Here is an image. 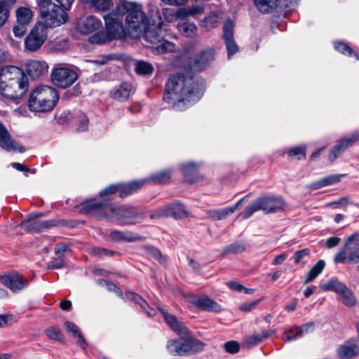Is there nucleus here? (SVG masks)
<instances>
[{
	"label": "nucleus",
	"mask_w": 359,
	"mask_h": 359,
	"mask_svg": "<svg viewBox=\"0 0 359 359\" xmlns=\"http://www.w3.org/2000/svg\"><path fill=\"white\" fill-rule=\"evenodd\" d=\"M78 79L76 71L62 64H57L54 66L51 79L53 83L62 88H66L72 86Z\"/></svg>",
	"instance_id": "f8f14e48"
},
{
	"label": "nucleus",
	"mask_w": 359,
	"mask_h": 359,
	"mask_svg": "<svg viewBox=\"0 0 359 359\" xmlns=\"http://www.w3.org/2000/svg\"><path fill=\"white\" fill-rule=\"evenodd\" d=\"M345 175H332L319 180L309 185V187L316 190L324 187L330 186L339 182Z\"/></svg>",
	"instance_id": "c756f323"
},
{
	"label": "nucleus",
	"mask_w": 359,
	"mask_h": 359,
	"mask_svg": "<svg viewBox=\"0 0 359 359\" xmlns=\"http://www.w3.org/2000/svg\"><path fill=\"white\" fill-rule=\"evenodd\" d=\"M299 337H300V335L297 334V327H295L294 329H290V330L285 332L283 335V339L285 341L295 340Z\"/></svg>",
	"instance_id": "5fc2aeb1"
},
{
	"label": "nucleus",
	"mask_w": 359,
	"mask_h": 359,
	"mask_svg": "<svg viewBox=\"0 0 359 359\" xmlns=\"http://www.w3.org/2000/svg\"><path fill=\"white\" fill-rule=\"evenodd\" d=\"M205 8L203 5L197 4L191 6L183 8L180 11V13L184 17L192 16L196 17L204 13Z\"/></svg>",
	"instance_id": "58836bf2"
},
{
	"label": "nucleus",
	"mask_w": 359,
	"mask_h": 359,
	"mask_svg": "<svg viewBox=\"0 0 359 359\" xmlns=\"http://www.w3.org/2000/svg\"><path fill=\"white\" fill-rule=\"evenodd\" d=\"M323 291H332L338 294V299L346 306L353 307L357 304V299L353 292L344 283L337 278H332L321 285Z\"/></svg>",
	"instance_id": "9b49d317"
},
{
	"label": "nucleus",
	"mask_w": 359,
	"mask_h": 359,
	"mask_svg": "<svg viewBox=\"0 0 359 359\" xmlns=\"http://www.w3.org/2000/svg\"><path fill=\"white\" fill-rule=\"evenodd\" d=\"M334 48L342 54H347L349 56H351L353 54L352 48L345 43L336 42L334 43Z\"/></svg>",
	"instance_id": "603ef678"
},
{
	"label": "nucleus",
	"mask_w": 359,
	"mask_h": 359,
	"mask_svg": "<svg viewBox=\"0 0 359 359\" xmlns=\"http://www.w3.org/2000/svg\"><path fill=\"white\" fill-rule=\"evenodd\" d=\"M133 93V86L129 83H123L111 91V97L121 101L126 100Z\"/></svg>",
	"instance_id": "bb28decb"
},
{
	"label": "nucleus",
	"mask_w": 359,
	"mask_h": 359,
	"mask_svg": "<svg viewBox=\"0 0 359 359\" xmlns=\"http://www.w3.org/2000/svg\"><path fill=\"white\" fill-rule=\"evenodd\" d=\"M116 193L118 194V184H112L102 190L100 193V196L105 200L111 199V196Z\"/></svg>",
	"instance_id": "09e8293b"
},
{
	"label": "nucleus",
	"mask_w": 359,
	"mask_h": 359,
	"mask_svg": "<svg viewBox=\"0 0 359 359\" xmlns=\"http://www.w3.org/2000/svg\"><path fill=\"white\" fill-rule=\"evenodd\" d=\"M102 26V22L100 19L95 16H88L81 19L76 25L77 30L83 34H95L101 31L100 29Z\"/></svg>",
	"instance_id": "aec40b11"
},
{
	"label": "nucleus",
	"mask_w": 359,
	"mask_h": 359,
	"mask_svg": "<svg viewBox=\"0 0 359 359\" xmlns=\"http://www.w3.org/2000/svg\"><path fill=\"white\" fill-rule=\"evenodd\" d=\"M192 304L199 309L206 311L219 312L221 306L207 296H201L193 299Z\"/></svg>",
	"instance_id": "393cba45"
},
{
	"label": "nucleus",
	"mask_w": 359,
	"mask_h": 359,
	"mask_svg": "<svg viewBox=\"0 0 359 359\" xmlns=\"http://www.w3.org/2000/svg\"><path fill=\"white\" fill-rule=\"evenodd\" d=\"M347 147H346L344 142L340 140L337 144L334 146L331 153L329 155V159L330 161H334L339 155L343 153Z\"/></svg>",
	"instance_id": "c03bdc74"
},
{
	"label": "nucleus",
	"mask_w": 359,
	"mask_h": 359,
	"mask_svg": "<svg viewBox=\"0 0 359 359\" xmlns=\"http://www.w3.org/2000/svg\"><path fill=\"white\" fill-rule=\"evenodd\" d=\"M58 100L59 95L54 88L40 86L32 91L28 106L32 111L47 112L53 109Z\"/></svg>",
	"instance_id": "20e7f679"
},
{
	"label": "nucleus",
	"mask_w": 359,
	"mask_h": 359,
	"mask_svg": "<svg viewBox=\"0 0 359 359\" xmlns=\"http://www.w3.org/2000/svg\"><path fill=\"white\" fill-rule=\"evenodd\" d=\"M159 310L169 327L178 335L184 336L187 334V327L177 318L168 313L167 311L159 306Z\"/></svg>",
	"instance_id": "b1692460"
},
{
	"label": "nucleus",
	"mask_w": 359,
	"mask_h": 359,
	"mask_svg": "<svg viewBox=\"0 0 359 359\" xmlns=\"http://www.w3.org/2000/svg\"><path fill=\"white\" fill-rule=\"evenodd\" d=\"M245 250L244 245L241 242H236L229 245L224 250V254H237Z\"/></svg>",
	"instance_id": "8fccbe9b"
},
{
	"label": "nucleus",
	"mask_w": 359,
	"mask_h": 359,
	"mask_svg": "<svg viewBox=\"0 0 359 359\" xmlns=\"http://www.w3.org/2000/svg\"><path fill=\"white\" fill-rule=\"evenodd\" d=\"M83 4H89L96 10L107 11L113 5L111 0H80Z\"/></svg>",
	"instance_id": "72a5a7b5"
},
{
	"label": "nucleus",
	"mask_w": 359,
	"mask_h": 359,
	"mask_svg": "<svg viewBox=\"0 0 359 359\" xmlns=\"http://www.w3.org/2000/svg\"><path fill=\"white\" fill-rule=\"evenodd\" d=\"M119 15H126V21L133 36H140L149 22L142 6L134 2L121 0L116 6Z\"/></svg>",
	"instance_id": "7ed1b4c3"
},
{
	"label": "nucleus",
	"mask_w": 359,
	"mask_h": 359,
	"mask_svg": "<svg viewBox=\"0 0 359 359\" xmlns=\"http://www.w3.org/2000/svg\"><path fill=\"white\" fill-rule=\"evenodd\" d=\"M111 205L103 201L98 203L95 199H90L81 203L80 212L83 214L95 216L107 220V216L109 215V209Z\"/></svg>",
	"instance_id": "2eb2a0df"
},
{
	"label": "nucleus",
	"mask_w": 359,
	"mask_h": 359,
	"mask_svg": "<svg viewBox=\"0 0 359 359\" xmlns=\"http://www.w3.org/2000/svg\"><path fill=\"white\" fill-rule=\"evenodd\" d=\"M171 177L170 170H163L158 172L154 173L151 175L149 180L152 181L154 184H162L168 182Z\"/></svg>",
	"instance_id": "ea45409f"
},
{
	"label": "nucleus",
	"mask_w": 359,
	"mask_h": 359,
	"mask_svg": "<svg viewBox=\"0 0 359 359\" xmlns=\"http://www.w3.org/2000/svg\"><path fill=\"white\" fill-rule=\"evenodd\" d=\"M219 17L215 13H212L205 18L202 21L201 26L207 30H210L217 27L219 25Z\"/></svg>",
	"instance_id": "a19ab883"
},
{
	"label": "nucleus",
	"mask_w": 359,
	"mask_h": 359,
	"mask_svg": "<svg viewBox=\"0 0 359 359\" xmlns=\"http://www.w3.org/2000/svg\"><path fill=\"white\" fill-rule=\"evenodd\" d=\"M135 71L139 75H148L152 74L154 67L149 62L138 61L136 64Z\"/></svg>",
	"instance_id": "37998d69"
},
{
	"label": "nucleus",
	"mask_w": 359,
	"mask_h": 359,
	"mask_svg": "<svg viewBox=\"0 0 359 359\" xmlns=\"http://www.w3.org/2000/svg\"><path fill=\"white\" fill-rule=\"evenodd\" d=\"M64 264V257L62 256L53 259L48 264V269H61Z\"/></svg>",
	"instance_id": "4d7b16f0"
},
{
	"label": "nucleus",
	"mask_w": 359,
	"mask_h": 359,
	"mask_svg": "<svg viewBox=\"0 0 359 359\" xmlns=\"http://www.w3.org/2000/svg\"><path fill=\"white\" fill-rule=\"evenodd\" d=\"M29 83L24 71L13 65L6 66L0 71V93L10 100L23 97L28 90Z\"/></svg>",
	"instance_id": "f03ea898"
},
{
	"label": "nucleus",
	"mask_w": 359,
	"mask_h": 359,
	"mask_svg": "<svg viewBox=\"0 0 359 359\" xmlns=\"http://www.w3.org/2000/svg\"><path fill=\"white\" fill-rule=\"evenodd\" d=\"M225 351L229 353H236L239 351V344L236 341H229L224 344Z\"/></svg>",
	"instance_id": "864d4df0"
},
{
	"label": "nucleus",
	"mask_w": 359,
	"mask_h": 359,
	"mask_svg": "<svg viewBox=\"0 0 359 359\" xmlns=\"http://www.w3.org/2000/svg\"><path fill=\"white\" fill-rule=\"evenodd\" d=\"M8 11L4 2L0 1V27L3 26L8 18Z\"/></svg>",
	"instance_id": "bf43d9fd"
},
{
	"label": "nucleus",
	"mask_w": 359,
	"mask_h": 359,
	"mask_svg": "<svg viewBox=\"0 0 359 359\" xmlns=\"http://www.w3.org/2000/svg\"><path fill=\"white\" fill-rule=\"evenodd\" d=\"M144 218L145 213L143 210L128 205H111L107 216V220L116 221L121 224H135L141 222Z\"/></svg>",
	"instance_id": "9d476101"
},
{
	"label": "nucleus",
	"mask_w": 359,
	"mask_h": 359,
	"mask_svg": "<svg viewBox=\"0 0 359 359\" xmlns=\"http://www.w3.org/2000/svg\"><path fill=\"white\" fill-rule=\"evenodd\" d=\"M341 239L337 236L330 237L326 240L325 245L328 249L336 247L339 245Z\"/></svg>",
	"instance_id": "774afa93"
},
{
	"label": "nucleus",
	"mask_w": 359,
	"mask_h": 359,
	"mask_svg": "<svg viewBox=\"0 0 359 359\" xmlns=\"http://www.w3.org/2000/svg\"><path fill=\"white\" fill-rule=\"evenodd\" d=\"M14 322L12 315H0V327L11 325Z\"/></svg>",
	"instance_id": "680f3d73"
},
{
	"label": "nucleus",
	"mask_w": 359,
	"mask_h": 359,
	"mask_svg": "<svg viewBox=\"0 0 359 359\" xmlns=\"http://www.w3.org/2000/svg\"><path fill=\"white\" fill-rule=\"evenodd\" d=\"M273 333V332L271 330H262L260 333H255L248 337L245 343L250 346L256 345L269 338Z\"/></svg>",
	"instance_id": "f704fd0d"
},
{
	"label": "nucleus",
	"mask_w": 359,
	"mask_h": 359,
	"mask_svg": "<svg viewBox=\"0 0 359 359\" xmlns=\"http://www.w3.org/2000/svg\"><path fill=\"white\" fill-rule=\"evenodd\" d=\"M116 9L114 12L104 16L105 31H100L93 34L89 38L90 43L102 44L114 39H121L126 35L122 20L118 18Z\"/></svg>",
	"instance_id": "39448f33"
},
{
	"label": "nucleus",
	"mask_w": 359,
	"mask_h": 359,
	"mask_svg": "<svg viewBox=\"0 0 359 359\" xmlns=\"http://www.w3.org/2000/svg\"><path fill=\"white\" fill-rule=\"evenodd\" d=\"M344 241L351 245L352 246L359 248V232H354L353 233L349 235Z\"/></svg>",
	"instance_id": "052dcab7"
},
{
	"label": "nucleus",
	"mask_w": 359,
	"mask_h": 359,
	"mask_svg": "<svg viewBox=\"0 0 359 359\" xmlns=\"http://www.w3.org/2000/svg\"><path fill=\"white\" fill-rule=\"evenodd\" d=\"M32 16V12L29 8L21 7L16 10L17 23L27 25L31 22Z\"/></svg>",
	"instance_id": "c9c22d12"
},
{
	"label": "nucleus",
	"mask_w": 359,
	"mask_h": 359,
	"mask_svg": "<svg viewBox=\"0 0 359 359\" xmlns=\"http://www.w3.org/2000/svg\"><path fill=\"white\" fill-rule=\"evenodd\" d=\"M163 22L160 21L157 25L150 24L146 26L140 36L151 44L157 45L156 50L158 53H165L175 50V46L173 43L165 40V30L162 28Z\"/></svg>",
	"instance_id": "1a4fd4ad"
},
{
	"label": "nucleus",
	"mask_w": 359,
	"mask_h": 359,
	"mask_svg": "<svg viewBox=\"0 0 359 359\" xmlns=\"http://www.w3.org/2000/svg\"><path fill=\"white\" fill-rule=\"evenodd\" d=\"M144 248L148 255L157 260L161 264H164L167 262V257L162 255L157 248L151 245H146Z\"/></svg>",
	"instance_id": "79ce46f5"
},
{
	"label": "nucleus",
	"mask_w": 359,
	"mask_h": 359,
	"mask_svg": "<svg viewBox=\"0 0 359 359\" xmlns=\"http://www.w3.org/2000/svg\"><path fill=\"white\" fill-rule=\"evenodd\" d=\"M98 283L105 286L109 291H113L116 292L119 297H122L123 295L121 289L111 282L100 279L98 280Z\"/></svg>",
	"instance_id": "3c124183"
},
{
	"label": "nucleus",
	"mask_w": 359,
	"mask_h": 359,
	"mask_svg": "<svg viewBox=\"0 0 359 359\" xmlns=\"http://www.w3.org/2000/svg\"><path fill=\"white\" fill-rule=\"evenodd\" d=\"M148 180H141L133 181L127 184H118V196L121 198H125L141 189Z\"/></svg>",
	"instance_id": "a878e982"
},
{
	"label": "nucleus",
	"mask_w": 359,
	"mask_h": 359,
	"mask_svg": "<svg viewBox=\"0 0 359 359\" xmlns=\"http://www.w3.org/2000/svg\"><path fill=\"white\" fill-rule=\"evenodd\" d=\"M297 334L302 337L304 334L309 333L314 330V323H308L303 325L301 327H297Z\"/></svg>",
	"instance_id": "6e6d98bb"
},
{
	"label": "nucleus",
	"mask_w": 359,
	"mask_h": 359,
	"mask_svg": "<svg viewBox=\"0 0 359 359\" xmlns=\"http://www.w3.org/2000/svg\"><path fill=\"white\" fill-rule=\"evenodd\" d=\"M285 205V201L282 196L263 195L248 205L240 214V216L246 219L259 210H262L266 214L274 213L283 210Z\"/></svg>",
	"instance_id": "423d86ee"
},
{
	"label": "nucleus",
	"mask_w": 359,
	"mask_h": 359,
	"mask_svg": "<svg viewBox=\"0 0 359 359\" xmlns=\"http://www.w3.org/2000/svg\"><path fill=\"white\" fill-rule=\"evenodd\" d=\"M65 327L69 333H71L74 337L77 339L76 344L83 350H86L87 342L80 332L79 328L74 323L69 321L65 323Z\"/></svg>",
	"instance_id": "7c9ffc66"
},
{
	"label": "nucleus",
	"mask_w": 359,
	"mask_h": 359,
	"mask_svg": "<svg viewBox=\"0 0 359 359\" xmlns=\"http://www.w3.org/2000/svg\"><path fill=\"white\" fill-rule=\"evenodd\" d=\"M0 147L6 151L22 153L25 151L23 146L14 140L6 128L0 123Z\"/></svg>",
	"instance_id": "a211bd4d"
},
{
	"label": "nucleus",
	"mask_w": 359,
	"mask_h": 359,
	"mask_svg": "<svg viewBox=\"0 0 359 359\" xmlns=\"http://www.w3.org/2000/svg\"><path fill=\"white\" fill-rule=\"evenodd\" d=\"M260 300H255L253 302H245L239 306V309L243 312H249L253 310L255 306L259 303Z\"/></svg>",
	"instance_id": "13d9d810"
},
{
	"label": "nucleus",
	"mask_w": 359,
	"mask_h": 359,
	"mask_svg": "<svg viewBox=\"0 0 359 359\" xmlns=\"http://www.w3.org/2000/svg\"><path fill=\"white\" fill-rule=\"evenodd\" d=\"M182 172L189 183H193L196 181L195 175L196 174L197 166L194 163H188L181 165Z\"/></svg>",
	"instance_id": "2f4dec72"
},
{
	"label": "nucleus",
	"mask_w": 359,
	"mask_h": 359,
	"mask_svg": "<svg viewBox=\"0 0 359 359\" xmlns=\"http://www.w3.org/2000/svg\"><path fill=\"white\" fill-rule=\"evenodd\" d=\"M47 39V28L41 23L36 24L25 39V48L30 52L38 50Z\"/></svg>",
	"instance_id": "ddd939ff"
},
{
	"label": "nucleus",
	"mask_w": 359,
	"mask_h": 359,
	"mask_svg": "<svg viewBox=\"0 0 359 359\" xmlns=\"http://www.w3.org/2000/svg\"><path fill=\"white\" fill-rule=\"evenodd\" d=\"M339 359H352L359 355V346L354 339H350L340 345L337 350Z\"/></svg>",
	"instance_id": "5701e85b"
},
{
	"label": "nucleus",
	"mask_w": 359,
	"mask_h": 359,
	"mask_svg": "<svg viewBox=\"0 0 359 359\" xmlns=\"http://www.w3.org/2000/svg\"><path fill=\"white\" fill-rule=\"evenodd\" d=\"M89 253L94 256H97L99 257H104L108 256H112L115 255L116 252L114 251H109L105 248H100V247H92L88 249Z\"/></svg>",
	"instance_id": "a18cd8bd"
},
{
	"label": "nucleus",
	"mask_w": 359,
	"mask_h": 359,
	"mask_svg": "<svg viewBox=\"0 0 359 359\" xmlns=\"http://www.w3.org/2000/svg\"><path fill=\"white\" fill-rule=\"evenodd\" d=\"M233 23L231 20H227L223 26V38L229 57L238 51V47L233 39Z\"/></svg>",
	"instance_id": "4be33fe9"
},
{
	"label": "nucleus",
	"mask_w": 359,
	"mask_h": 359,
	"mask_svg": "<svg viewBox=\"0 0 359 359\" xmlns=\"http://www.w3.org/2000/svg\"><path fill=\"white\" fill-rule=\"evenodd\" d=\"M325 262L324 260H319L308 272L304 284L309 283L313 280L324 269Z\"/></svg>",
	"instance_id": "4c0bfd02"
},
{
	"label": "nucleus",
	"mask_w": 359,
	"mask_h": 359,
	"mask_svg": "<svg viewBox=\"0 0 359 359\" xmlns=\"http://www.w3.org/2000/svg\"><path fill=\"white\" fill-rule=\"evenodd\" d=\"M289 157H296L297 159H303L306 158V147L305 146H297L291 148L288 152Z\"/></svg>",
	"instance_id": "49530a36"
},
{
	"label": "nucleus",
	"mask_w": 359,
	"mask_h": 359,
	"mask_svg": "<svg viewBox=\"0 0 359 359\" xmlns=\"http://www.w3.org/2000/svg\"><path fill=\"white\" fill-rule=\"evenodd\" d=\"M187 216L188 212L184 205L179 203H175L160 208L151 214L150 217L151 219H155L161 217H172L175 219H182Z\"/></svg>",
	"instance_id": "dca6fc26"
},
{
	"label": "nucleus",
	"mask_w": 359,
	"mask_h": 359,
	"mask_svg": "<svg viewBox=\"0 0 359 359\" xmlns=\"http://www.w3.org/2000/svg\"><path fill=\"white\" fill-rule=\"evenodd\" d=\"M205 212L210 218L214 220H222L232 214V209L226 207L223 209L208 210Z\"/></svg>",
	"instance_id": "e433bc0d"
},
{
	"label": "nucleus",
	"mask_w": 359,
	"mask_h": 359,
	"mask_svg": "<svg viewBox=\"0 0 359 359\" xmlns=\"http://www.w3.org/2000/svg\"><path fill=\"white\" fill-rule=\"evenodd\" d=\"M310 254V250L309 249H303L299 251H297L294 254V259L296 264L300 263L302 259L305 257L309 256Z\"/></svg>",
	"instance_id": "0e129e2a"
},
{
	"label": "nucleus",
	"mask_w": 359,
	"mask_h": 359,
	"mask_svg": "<svg viewBox=\"0 0 359 359\" xmlns=\"http://www.w3.org/2000/svg\"><path fill=\"white\" fill-rule=\"evenodd\" d=\"M0 282L14 292L21 290L28 285L27 280L18 273L1 276Z\"/></svg>",
	"instance_id": "6ab92c4d"
},
{
	"label": "nucleus",
	"mask_w": 359,
	"mask_h": 359,
	"mask_svg": "<svg viewBox=\"0 0 359 359\" xmlns=\"http://www.w3.org/2000/svg\"><path fill=\"white\" fill-rule=\"evenodd\" d=\"M215 51L212 48H207L199 51L192 61L191 69L201 72L205 69L214 60Z\"/></svg>",
	"instance_id": "f3484780"
},
{
	"label": "nucleus",
	"mask_w": 359,
	"mask_h": 359,
	"mask_svg": "<svg viewBox=\"0 0 359 359\" xmlns=\"http://www.w3.org/2000/svg\"><path fill=\"white\" fill-rule=\"evenodd\" d=\"M27 30V25L17 23L13 27V33L16 37H22Z\"/></svg>",
	"instance_id": "69168bd1"
},
{
	"label": "nucleus",
	"mask_w": 359,
	"mask_h": 359,
	"mask_svg": "<svg viewBox=\"0 0 359 359\" xmlns=\"http://www.w3.org/2000/svg\"><path fill=\"white\" fill-rule=\"evenodd\" d=\"M125 299L128 301L134 302L139 304L140 306L144 311V312L149 316H155L156 311L154 309L151 308L147 302L142 299L140 295L133 292H126L125 293Z\"/></svg>",
	"instance_id": "cd10ccee"
},
{
	"label": "nucleus",
	"mask_w": 359,
	"mask_h": 359,
	"mask_svg": "<svg viewBox=\"0 0 359 359\" xmlns=\"http://www.w3.org/2000/svg\"><path fill=\"white\" fill-rule=\"evenodd\" d=\"M182 341L172 339L168 341L166 348L168 352L175 356H183L195 354L202 351L205 348V343L201 340L193 337L187 330V334L180 336Z\"/></svg>",
	"instance_id": "6e6552de"
},
{
	"label": "nucleus",
	"mask_w": 359,
	"mask_h": 359,
	"mask_svg": "<svg viewBox=\"0 0 359 359\" xmlns=\"http://www.w3.org/2000/svg\"><path fill=\"white\" fill-rule=\"evenodd\" d=\"M177 29L180 33L187 38H195L198 34L196 25L189 21H182L177 24Z\"/></svg>",
	"instance_id": "c85d7f7f"
},
{
	"label": "nucleus",
	"mask_w": 359,
	"mask_h": 359,
	"mask_svg": "<svg viewBox=\"0 0 359 359\" xmlns=\"http://www.w3.org/2000/svg\"><path fill=\"white\" fill-rule=\"evenodd\" d=\"M203 90L204 81L201 77L176 74L166 83L163 100L172 104L175 110L182 111L197 102Z\"/></svg>",
	"instance_id": "f257e3e1"
},
{
	"label": "nucleus",
	"mask_w": 359,
	"mask_h": 359,
	"mask_svg": "<svg viewBox=\"0 0 359 359\" xmlns=\"http://www.w3.org/2000/svg\"><path fill=\"white\" fill-rule=\"evenodd\" d=\"M40 15L45 27H56L68 20L67 9L54 4L51 0H39Z\"/></svg>",
	"instance_id": "0eeeda50"
},
{
	"label": "nucleus",
	"mask_w": 359,
	"mask_h": 359,
	"mask_svg": "<svg viewBox=\"0 0 359 359\" xmlns=\"http://www.w3.org/2000/svg\"><path fill=\"white\" fill-rule=\"evenodd\" d=\"M333 261L335 264L345 265L359 264V248H355L344 241L339 251L334 255Z\"/></svg>",
	"instance_id": "4468645a"
},
{
	"label": "nucleus",
	"mask_w": 359,
	"mask_h": 359,
	"mask_svg": "<svg viewBox=\"0 0 359 359\" xmlns=\"http://www.w3.org/2000/svg\"><path fill=\"white\" fill-rule=\"evenodd\" d=\"M26 72L32 79H39L48 74V66L45 61L32 60L26 63Z\"/></svg>",
	"instance_id": "412c9836"
},
{
	"label": "nucleus",
	"mask_w": 359,
	"mask_h": 359,
	"mask_svg": "<svg viewBox=\"0 0 359 359\" xmlns=\"http://www.w3.org/2000/svg\"><path fill=\"white\" fill-rule=\"evenodd\" d=\"M68 250L69 247L65 243H58L55 248V253L57 255V257L62 256L64 257L63 254Z\"/></svg>",
	"instance_id": "338daca9"
},
{
	"label": "nucleus",
	"mask_w": 359,
	"mask_h": 359,
	"mask_svg": "<svg viewBox=\"0 0 359 359\" xmlns=\"http://www.w3.org/2000/svg\"><path fill=\"white\" fill-rule=\"evenodd\" d=\"M358 140H359V132H355L348 137L341 139V141L344 142V144L347 148L352 146Z\"/></svg>",
	"instance_id": "e2e57ef3"
},
{
	"label": "nucleus",
	"mask_w": 359,
	"mask_h": 359,
	"mask_svg": "<svg viewBox=\"0 0 359 359\" xmlns=\"http://www.w3.org/2000/svg\"><path fill=\"white\" fill-rule=\"evenodd\" d=\"M279 0H254L257 8L263 13H269L277 7Z\"/></svg>",
	"instance_id": "473e14b6"
},
{
	"label": "nucleus",
	"mask_w": 359,
	"mask_h": 359,
	"mask_svg": "<svg viewBox=\"0 0 359 359\" xmlns=\"http://www.w3.org/2000/svg\"><path fill=\"white\" fill-rule=\"evenodd\" d=\"M45 333L46 336L51 339L58 341H63V337L62 336L61 331L59 328L55 327H48L46 330Z\"/></svg>",
	"instance_id": "de8ad7c7"
}]
</instances>
